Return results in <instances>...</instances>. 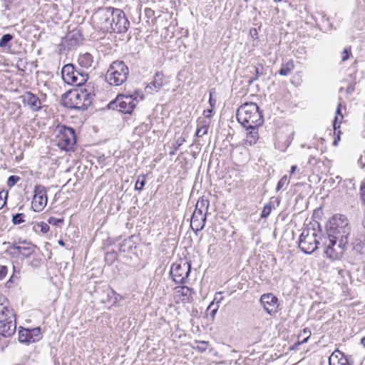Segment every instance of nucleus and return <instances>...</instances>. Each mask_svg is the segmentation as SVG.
<instances>
[{
	"instance_id": "20",
	"label": "nucleus",
	"mask_w": 365,
	"mask_h": 365,
	"mask_svg": "<svg viewBox=\"0 0 365 365\" xmlns=\"http://www.w3.org/2000/svg\"><path fill=\"white\" fill-rule=\"evenodd\" d=\"M64 40L71 46L78 45L83 40L81 31L76 28L68 32L64 37Z\"/></svg>"
},
{
	"instance_id": "8",
	"label": "nucleus",
	"mask_w": 365,
	"mask_h": 365,
	"mask_svg": "<svg viewBox=\"0 0 365 365\" xmlns=\"http://www.w3.org/2000/svg\"><path fill=\"white\" fill-rule=\"evenodd\" d=\"M191 270V264L189 262L180 260L172 264L170 274L176 284H185L187 282Z\"/></svg>"
},
{
	"instance_id": "9",
	"label": "nucleus",
	"mask_w": 365,
	"mask_h": 365,
	"mask_svg": "<svg viewBox=\"0 0 365 365\" xmlns=\"http://www.w3.org/2000/svg\"><path fill=\"white\" fill-rule=\"evenodd\" d=\"M110 23H112V29H110L109 33H125L130 26V22L125 13L119 9H112Z\"/></svg>"
},
{
	"instance_id": "5",
	"label": "nucleus",
	"mask_w": 365,
	"mask_h": 365,
	"mask_svg": "<svg viewBox=\"0 0 365 365\" xmlns=\"http://www.w3.org/2000/svg\"><path fill=\"white\" fill-rule=\"evenodd\" d=\"M61 76L66 83L75 86H83L88 79V73L73 63H68L63 66Z\"/></svg>"
},
{
	"instance_id": "42",
	"label": "nucleus",
	"mask_w": 365,
	"mask_h": 365,
	"mask_svg": "<svg viewBox=\"0 0 365 365\" xmlns=\"http://www.w3.org/2000/svg\"><path fill=\"white\" fill-rule=\"evenodd\" d=\"M272 209V205L270 203L266 204L264 206L263 210L261 212V215H260L261 217L262 218L267 217L269 215V214L271 213Z\"/></svg>"
},
{
	"instance_id": "35",
	"label": "nucleus",
	"mask_w": 365,
	"mask_h": 365,
	"mask_svg": "<svg viewBox=\"0 0 365 365\" xmlns=\"http://www.w3.org/2000/svg\"><path fill=\"white\" fill-rule=\"evenodd\" d=\"M219 309V305L215 304L214 302H211L208 306L206 314L207 316L211 317V319L213 320L215 319V314Z\"/></svg>"
},
{
	"instance_id": "54",
	"label": "nucleus",
	"mask_w": 365,
	"mask_h": 365,
	"mask_svg": "<svg viewBox=\"0 0 365 365\" xmlns=\"http://www.w3.org/2000/svg\"><path fill=\"white\" fill-rule=\"evenodd\" d=\"M14 242H16L19 245H21V244H23V245H24V246H27L28 243H32L30 241H27L26 240H22L21 238H19L17 242L15 241Z\"/></svg>"
},
{
	"instance_id": "3",
	"label": "nucleus",
	"mask_w": 365,
	"mask_h": 365,
	"mask_svg": "<svg viewBox=\"0 0 365 365\" xmlns=\"http://www.w3.org/2000/svg\"><path fill=\"white\" fill-rule=\"evenodd\" d=\"M91 103V94L86 90L69 91L62 96V104L69 109L84 110Z\"/></svg>"
},
{
	"instance_id": "7",
	"label": "nucleus",
	"mask_w": 365,
	"mask_h": 365,
	"mask_svg": "<svg viewBox=\"0 0 365 365\" xmlns=\"http://www.w3.org/2000/svg\"><path fill=\"white\" fill-rule=\"evenodd\" d=\"M327 233H336V231H340L339 233L342 234V237L349 239L351 232V227L349 223L347 217L341 214H336L333 215L328 221L326 225Z\"/></svg>"
},
{
	"instance_id": "33",
	"label": "nucleus",
	"mask_w": 365,
	"mask_h": 365,
	"mask_svg": "<svg viewBox=\"0 0 365 365\" xmlns=\"http://www.w3.org/2000/svg\"><path fill=\"white\" fill-rule=\"evenodd\" d=\"M294 68V64L292 60L287 61L286 63L282 64L278 73L283 76H288Z\"/></svg>"
},
{
	"instance_id": "18",
	"label": "nucleus",
	"mask_w": 365,
	"mask_h": 365,
	"mask_svg": "<svg viewBox=\"0 0 365 365\" xmlns=\"http://www.w3.org/2000/svg\"><path fill=\"white\" fill-rule=\"evenodd\" d=\"M329 365H353L352 361L339 349L335 350L329 358Z\"/></svg>"
},
{
	"instance_id": "19",
	"label": "nucleus",
	"mask_w": 365,
	"mask_h": 365,
	"mask_svg": "<svg viewBox=\"0 0 365 365\" xmlns=\"http://www.w3.org/2000/svg\"><path fill=\"white\" fill-rule=\"evenodd\" d=\"M352 245L351 257L356 261L361 260L362 255L365 253V243L361 240L356 239L354 241Z\"/></svg>"
},
{
	"instance_id": "47",
	"label": "nucleus",
	"mask_w": 365,
	"mask_h": 365,
	"mask_svg": "<svg viewBox=\"0 0 365 365\" xmlns=\"http://www.w3.org/2000/svg\"><path fill=\"white\" fill-rule=\"evenodd\" d=\"M351 55V47H347L341 52V61L344 62L349 58Z\"/></svg>"
},
{
	"instance_id": "32",
	"label": "nucleus",
	"mask_w": 365,
	"mask_h": 365,
	"mask_svg": "<svg viewBox=\"0 0 365 365\" xmlns=\"http://www.w3.org/2000/svg\"><path fill=\"white\" fill-rule=\"evenodd\" d=\"M210 206V202L207 199L204 198V197H202L199 198L197 200L196 205H195V210L200 211V212L207 214L208 208Z\"/></svg>"
},
{
	"instance_id": "38",
	"label": "nucleus",
	"mask_w": 365,
	"mask_h": 365,
	"mask_svg": "<svg viewBox=\"0 0 365 365\" xmlns=\"http://www.w3.org/2000/svg\"><path fill=\"white\" fill-rule=\"evenodd\" d=\"M13 35L10 34L3 35L0 39V47H6L8 43L13 39Z\"/></svg>"
},
{
	"instance_id": "37",
	"label": "nucleus",
	"mask_w": 365,
	"mask_h": 365,
	"mask_svg": "<svg viewBox=\"0 0 365 365\" xmlns=\"http://www.w3.org/2000/svg\"><path fill=\"white\" fill-rule=\"evenodd\" d=\"M186 141V138L184 136H181L173 144V150L170 152V155H173L175 154L176 151L180 148V147Z\"/></svg>"
},
{
	"instance_id": "31",
	"label": "nucleus",
	"mask_w": 365,
	"mask_h": 365,
	"mask_svg": "<svg viewBox=\"0 0 365 365\" xmlns=\"http://www.w3.org/2000/svg\"><path fill=\"white\" fill-rule=\"evenodd\" d=\"M253 71H251V73H254L255 76L250 77L248 80V83L250 85L253 83L255 81L258 80L262 76L265 75L264 68L261 63H258L256 66L252 67Z\"/></svg>"
},
{
	"instance_id": "30",
	"label": "nucleus",
	"mask_w": 365,
	"mask_h": 365,
	"mask_svg": "<svg viewBox=\"0 0 365 365\" xmlns=\"http://www.w3.org/2000/svg\"><path fill=\"white\" fill-rule=\"evenodd\" d=\"M348 242H349V239H346V238H341V242L339 241H336V240H334V238H328V242H326V245L330 246V247H334L335 249H340V250H344V253L345 252V251L347 249V246H348Z\"/></svg>"
},
{
	"instance_id": "49",
	"label": "nucleus",
	"mask_w": 365,
	"mask_h": 365,
	"mask_svg": "<svg viewBox=\"0 0 365 365\" xmlns=\"http://www.w3.org/2000/svg\"><path fill=\"white\" fill-rule=\"evenodd\" d=\"M48 222L51 225H58L59 224L61 223H63V219H59V218H56L54 217H50L48 219Z\"/></svg>"
},
{
	"instance_id": "12",
	"label": "nucleus",
	"mask_w": 365,
	"mask_h": 365,
	"mask_svg": "<svg viewBox=\"0 0 365 365\" xmlns=\"http://www.w3.org/2000/svg\"><path fill=\"white\" fill-rule=\"evenodd\" d=\"M59 145L62 149L69 150L76 144V138L75 130L73 128L63 125L59 131Z\"/></svg>"
},
{
	"instance_id": "23",
	"label": "nucleus",
	"mask_w": 365,
	"mask_h": 365,
	"mask_svg": "<svg viewBox=\"0 0 365 365\" xmlns=\"http://www.w3.org/2000/svg\"><path fill=\"white\" fill-rule=\"evenodd\" d=\"M11 314V319L16 321L15 314L14 310L9 307L7 305H4L3 303H0V322L5 323L6 322H10V316Z\"/></svg>"
},
{
	"instance_id": "56",
	"label": "nucleus",
	"mask_w": 365,
	"mask_h": 365,
	"mask_svg": "<svg viewBox=\"0 0 365 365\" xmlns=\"http://www.w3.org/2000/svg\"><path fill=\"white\" fill-rule=\"evenodd\" d=\"M209 103L211 108H214L216 103V101L212 98V93H210Z\"/></svg>"
},
{
	"instance_id": "51",
	"label": "nucleus",
	"mask_w": 365,
	"mask_h": 365,
	"mask_svg": "<svg viewBox=\"0 0 365 365\" xmlns=\"http://www.w3.org/2000/svg\"><path fill=\"white\" fill-rule=\"evenodd\" d=\"M340 231H339V232ZM336 232H338V231H336ZM327 235H328V238H334V240H336V241H339L341 242V239L342 238V234H339V233H327ZM344 238V237L343 236V239Z\"/></svg>"
},
{
	"instance_id": "15",
	"label": "nucleus",
	"mask_w": 365,
	"mask_h": 365,
	"mask_svg": "<svg viewBox=\"0 0 365 365\" xmlns=\"http://www.w3.org/2000/svg\"><path fill=\"white\" fill-rule=\"evenodd\" d=\"M206 219V212L202 213L195 210L191 217V229L195 232L202 230L205 227Z\"/></svg>"
},
{
	"instance_id": "25",
	"label": "nucleus",
	"mask_w": 365,
	"mask_h": 365,
	"mask_svg": "<svg viewBox=\"0 0 365 365\" xmlns=\"http://www.w3.org/2000/svg\"><path fill=\"white\" fill-rule=\"evenodd\" d=\"M324 255L331 260L339 259L344 255V250L335 249L334 247L326 245Z\"/></svg>"
},
{
	"instance_id": "36",
	"label": "nucleus",
	"mask_w": 365,
	"mask_h": 365,
	"mask_svg": "<svg viewBox=\"0 0 365 365\" xmlns=\"http://www.w3.org/2000/svg\"><path fill=\"white\" fill-rule=\"evenodd\" d=\"M146 184V175H140L138 177V179L135 184V190L138 191H142Z\"/></svg>"
},
{
	"instance_id": "55",
	"label": "nucleus",
	"mask_w": 365,
	"mask_h": 365,
	"mask_svg": "<svg viewBox=\"0 0 365 365\" xmlns=\"http://www.w3.org/2000/svg\"><path fill=\"white\" fill-rule=\"evenodd\" d=\"M221 294H222V292L216 293L213 302H215V301H217L216 304H218V303L222 299V297L221 296Z\"/></svg>"
},
{
	"instance_id": "24",
	"label": "nucleus",
	"mask_w": 365,
	"mask_h": 365,
	"mask_svg": "<svg viewBox=\"0 0 365 365\" xmlns=\"http://www.w3.org/2000/svg\"><path fill=\"white\" fill-rule=\"evenodd\" d=\"M258 128L252 126L251 128H245L247 130H250V132L247 134L245 144L247 145H255L259 139Z\"/></svg>"
},
{
	"instance_id": "21",
	"label": "nucleus",
	"mask_w": 365,
	"mask_h": 365,
	"mask_svg": "<svg viewBox=\"0 0 365 365\" xmlns=\"http://www.w3.org/2000/svg\"><path fill=\"white\" fill-rule=\"evenodd\" d=\"M336 115L335 116L334 120H333V128H334V134H336L337 136L335 138L333 145H336L338 144V141L340 140L339 135L341 134V131L339 130L340 128V123L341 120L343 119V115L341 113V104L338 105V107L336 110Z\"/></svg>"
},
{
	"instance_id": "14",
	"label": "nucleus",
	"mask_w": 365,
	"mask_h": 365,
	"mask_svg": "<svg viewBox=\"0 0 365 365\" xmlns=\"http://www.w3.org/2000/svg\"><path fill=\"white\" fill-rule=\"evenodd\" d=\"M259 301L267 313L272 315L277 312L278 299L273 294L267 293L262 294Z\"/></svg>"
},
{
	"instance_id": "43",
	"label": "nucleus",
	"mask_w": 365,
	"mask_h": 365,
	"mask_svg": "<svg viewBox=\"0 0 365 365\" xmlns=\"http://www.w3.org/2000/svg\"><path fill=\"white\" fill-rule=\"evenodd\" d=\"M20 177L17 175L9 176L7 180V186L9 187H12L20 180Z\"/></svg>"
},
{
	"instance_id": "57",
	"label": "nucleus",
	"mask_w": 365,
	"mask_h": 365,
	"mask_svg": "<svg viewBox=\"0 0 365 365\" xmlns=\"http://www.w3.org/2000/svg\"><path fill=\"white\" fill-rule=\"evenodd\" d=\"M297 169V165H292L291 167V170H290V173L291 174H293L294 173V172L296 171V170Z\"/></svg>"
},
{
	"instance_id": "10",
	"label": "nucleus",
	"mask_w": 365,
	"mask_h": 365,
	"mask_svg": "<svg viewBox=\"0 0 365 365\" xmlns=\"http://www.w3.org/2000/svg\"><path fill=\"white\" fill-rule=\"evenodd\" d=\"M319 243L315 232L310 233L309 230H305L299 236V248L304 253L310 255L318 248Z\"/></svg>"
},
{
	"instance_id": "53",
	"label": "nucleus",
	"mask_w": 365,
	"mask_h": 365,
	"mask_svg": "<svg viewBox=\"0 0 365 365\" xmlns=\"http://www.w3.org/2000/svg\"><path fill=\"white\" fill-rule=\"evenodd\" d=\"M212 111H213V108H211L210 109H207V110H204L203 115H205V118H209L211 117Z\"/></svg>"
},
{
	"instance_id": "16",
	"label": "nucleus",
	"mask_w": 365,
	"mask_h": 365,
	"mask_svg": "<svg viewBox=\"0 0 365 365\" xmlns=\"http://www.w3.org/2000/svg\"><path fill=\"white\" fill-rule=\"evenodd\" d=\"M23 102L26 103L29 108L34 112L38 111L42 108V103L40 98L31 91H27L22 96Z\"/></svg>"
},
{
	"instance_id": "17",
	"label": "nucleus",
	"mask_w": 365,
	"mask_h": 365,
	"mask_svg": "<svg viewBox=\"0 0 365 365\" xmlns=\"http://www.w3.org/2000/svg\"><path fill=\"white\" fill-rule=\"evenodd\" d=\"M175 290V298L178 300H180L183 303H189L192 301V295L195 294L192 289L182 285L176 287Z\"/></svg>"
},
{
	"instance_id": "41",
	"label": "nucleus",
	"mask_w": 365,
	"mask_h": 365,
	"mask_svg": "<svg viewBox=\"0 0 365 365\" xmlns=\"http://www.w3.org/2000/svg\"><path fill=\"white\" fill-rule=\"evenodd\" d=\"M41 264V259L33 255L32 259L29 262V265L33 268H38Z\"/></svg>"
},
{
	"instance_id": "61",
	"label": "nucleus",
	"mask_w": 365,
	"mask_h": 365,
	"mask_svg": "<svg viewBox=\"0 0 365 365\" xmlns=\"http://www.w3.org/2000/svg\"><path fill=\"white\" fill-rule=\"evenodd\" d=\"M254 31H255V32H253V34H255V33H257V30L255 29H254Z\"/></svg>"
},
{
	"instance_id": "11",
	"label": "nucleus",
	"mask_w": 365,
	"mask_h": 365,
	"mask_svg": "<svg viewBox=\"0 0 365 365\" xmlns=\"http://www.w3.org/2000/svg\"><path fill=\"white\" fill-rule=\"evenodd\" d=\"M34 193L31 207L35 212H41L47 205V189L42 185H36Z\"/></svg>"
},
{
	"instance_id": "50",
	"label": "nucleus",
	"mask_w": 365,
	"mask_h": 365,
	"mask_svg": "<svg viewBox=\"0 0 365 365\" xmlns=\"http://www.w3.org/2000/svg\"><path fill=\"white\" fill-rule=\"evenodd\" d=\"M8 273V268L5 265L0 264V280L5 279Z\"/></svg>"
},
{
	"instance_id": "13",
	"label": "nucleus",
	"mask_w": 365,
	"mask_h": 365,
	"mask_svg": "<svg viewBox=\"0 0 365 365\" xmlns=\"http://www.w3.org/2000/svg\"><path fill=\"white\" fill-rule=\"evenodd\" d=\"M41 338L40 327L33 329L20 327L19 330V341L21 343L29 344L40 341Z\"/></svg>"
},
{
	"instance_id": "44",
	"label": "nucleus",
	"mask_w": 365,
	"mask_h": 365,
	"mask_svg": "<svg viewBox=\"0 0 365 365\" xmlns=\"http://www.w3.org/2000/svg\"><path fill=\"white\" fill-rule=\"evenodd\" d=\"M289 181L287 180V175L283 176L278 182L276 187V191L278 192L285 185H288Z\"/></svg>"
},
{
	"instance_id": "60",
	"label": "nucleus",
	"mask_w": 365,
	"mask_h": 365,
	"mask_svg": "<svg viewBox=\"0 0 365 365\" xmlns=\"http://www.w3.org/2000/svg\"><path fill=\"white\" fill-rule=\"evenodd\" d=\"M254 31H255V32H253V34H255V33H257V30L255 29H254Z\"/></svg>"
},
{
	"instance_id": "34",
	"label": "nucleus",
	"mask_w": 365,
	"mask_h": 365,
	"mask_svg": "<svg viewBox=\"0 0 365 365\" xmlns=\"http://www.w3.org/2000/svg\"><path fill=\"white\" fill-rule=\"evenodd\" d=\"M32 230L35 232L46 233L49 230V226L44 222H40L37 223H32Z\"/></svg>"
},
{
	"instance_id": "1",
	"label": "nucleus",
	"mask_w": 365,
	"mask_h": 365,
	"mask_svg": "<svg viewBox=\"0 0 365 365\" xmlns=\"http://www.w3.org/2000/svg\"><path fill=\"white\" fill-rule=\"evenodd\" d=\"M237 119L244 128L259 127L264 123L263 115L255 103H245L237 111Z\"/></svg>"
},
{
	"instance_id": "27",
	"label": "nucleus",
	"mask_w": 365,
	"mask_h": 365,
	"mask_svg": "<svg viewBox=\"0 0 365 365\" xmlns=\"http://www.w3.org/2000/svg\"><path fill=\"white\" fill-rule=\"evenodd\" d=\"M93 62V56L89 53H85L80 54L78 58V63L80 66V68H88L91 67Z\"/></svg>"
},
{
	"instance_id": "46",
	"label": "nucleus",
	"mask_w": 365,
	"mask_h": 365,
	"mask_svg": "<svg viewBox=\"0 0 365 365\" xmlns=\"http://www.w3.org/2000/svg\"><path fill=\"white\" fill-rule=\"evenodd\" d=\"M303 336L304 338L301 341L300 343H302V344L306 343L308 341V339L310 337V336H311L310 330L308 328L304 329L299 336Z\"/></svg>"
},
{
	"instance_id": "29",
	"label": "nucleus",
	"mask_w": 365,
	"mask_h": 365,
	"mask_svg": "<svg viewBox=\"0 0 365 365\" xmlns=\"http://www.w3.org/2000/svg\"><path fill=\"white\" fill-rule=\"evenodd\" d=\"M38 249V247L33 243H28L27 246L21 245V259H28L31 257L35 254L36 250Z\"/></svg>"
},
{
	"instance_id": "52",
	"label": "nucleus",
	"mask_w": 365,
	"mask_h": 365,
	"mask_svg": "<svg viewBox=\"0 0 365 365\" xmlns=\"http://www.w3.org/2000/svg\"><path fill=\"white\" fill-rule=\"evenodd\" d=\"M207 133V128L206 127H200L197 129L196 136L202 137Z\"/></svg>"
},
{
	"instance_id": "48",
	"label": "nucleus",
	"mask_w": 365,
	"mask_h": 365,
	"mask_svg": "<svg viewBox=\"0 0 365 365\" xmlns=\"http://www.w3.org/2000/svg\"><path fill=\"white\" fill-rule=\"evenodd\" d=\"M110 293H111V295L108 294V296L109 297H113L114 298L113 304H116L118 301L122 300L123 299V297L120 294H118L113 289H111Z\"/></svg>"
},
{
	"instance_id": "39",
	"label": "nucleus",
	"mask_w": 365,
	"mask_h": 365,
	"mask_svg": "<svg viewBox=\"0 0 365 365\" xmlns=\"http://www.w3.org/2000/svg\"><path fill=\"white\" fill-rule=\"evenodd\" d=\"M25 215L24 213H16L12 217V222L14 225H20L25 222Z\"/></svg>"
},
{
	"instance_id": "40",
	"label": "nucleus",
	"mask_w": 365,
	"mask_h": 365,
	"mask_svg": "<svg viewBox=\"0 0 365 365\" xmlns=\"http://www.w3.org/2000/svg\"><path fill=\"white\" fill-rule=\"evenodd\" d=\"M8 195L9 192L7 190H2L0 192V210L6 205Z\"/></svg>"
},
{
	"instance_id": "59",
	"label": "nucleus",
	"mask_w": 365,
	"mask_h": 365,
	"mask_svg": "<svg viewBox=\"0 0 365 365\" xmlns=\"http://www.w3.org/2000/svg\"><path fill=\"white\" fill-rule=\"evenodd\" d=\"M361 344L364 346V347L365 348V336L364 338L361 339Z\"/></svg>"
},
{
	"instance_id": "2",
	"label": "nucleus",
	"mask_w": 365,
	"mask_h": 365,
	"mask_svg": "<svg viewBox=\"0 0 365 365\" xmlns=\"http://www.w3.org/2000/svg\"><path fill=\"white\" fill-rule=\"evenodd\" d=\"M143 100V95L140 91H135L133 93H126L118 95L110 101L107 107L108 109L118 110L125 114H131L140 101Z\"/></svg>"
},
{
	"instance_id": "4",
	"label": "nucleus",
	"mask_w": 365,
	"mask_h": 365,
	"mask_svg": "<svg viewBox=\"0 0 365 365\" xmlns=\"http://www.w3.org/2000/svg\"><path fill=\"white\" fill-rule=\"evenodd\" d=\"M129 68L123 61H115L109 66L106 80L111 86H118L123 84L129 76Z\"/></svg>"
},
{
	"instance_id": "6",
	"label": "nucleus",
	"mask_w": 365,
	"mask_h": 365,
	"mask_svg": "<svg viewBox=\"0 0 365 365\" xmlns=\"http://www.w3.org/2000/svg\"><path fill=\"white\" fill-rule=\"evenodd\" d=\"M112 9L113 7H101L92 15L91 21L96 29L107 33L110 31Z\"/></svg>"
},
{
	"instance_id": "58",
	"label": "nucleus",
	"mask_w": 365,
	"mask_h": 365,
	"mask_svg": "<svg viewBox=\"0 0 365 365\" xmlns=\"http://www.w3.org/2000/svg\"><path fill=\"white\" fill-rule=\"evenodd\" d=\"M58 245H61V246H64V245H65V243H64V242H63V240H59L58 241Z\"/></svg>"
},
{
	"instance_id": "22",
	"label": "nucleus",
	"mask_w": 365,
	"mask_h": 365,
	"mask_svg": "<svg viewBox=\"0 0 365 365\" xmlns=\"http://www.w3.org/2000/svg\"><path fill=\"white\" fill-rule=\"evenodd\" d=\"M164 74L160 71L155 73L153 80L147 86L146 89L152 91H158L163 85Z\"/></svg>"
},
{
	"instance_id": "45",
	"label": "nucleus",
	"mask_w": 365,
	"mask_h": 365,
	"mask_svg": "<svg viewBox=\"0 0 365 365\" xmlns=\"http://www.w3.org/2000/svg\"><path fill=\"white\" fill-rule=\"evenodd\" d=\"M198 345L195 347L200 352H204L207 350L208 346V342L205 341H196Z\"/></svg>"
},
{
	"instance_id": "26",
	"label": "nucleus",
	"mask_w": 365,
	"mask_h": 365,
	"mask_svg": "<svg viewBox=\"0 0 365 365\" xmlns=\"http://www.w3.org/2000/svg\"><path fill=\"white\" fill-rule=\"evenodd\" d=\"M13 270L12 275L6 283V286L8 288H11L14 287V284H17L21 278V267L13 263Z\"/></svg>"
},
{
	"instance_id": "28",
	"label": "nucleus",
	"mask_w": 365,
	"mask_h": 365,
	"mask_svg": "<svg viewBox=\"0 0 365 365\" xmlns=\"http://www.w3.org/2000/svg\"><path fill=\"white\" fill-rule=\"evenodd\" d=\"M8 247L6 250V253L11 258H21V245H17L16 242H7Z\"/></svg>"
}]
</instances>
